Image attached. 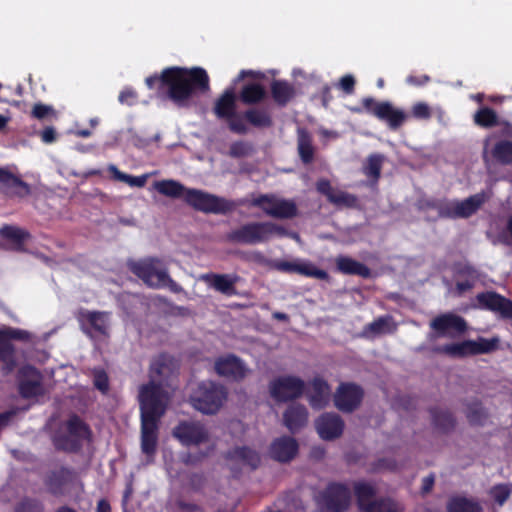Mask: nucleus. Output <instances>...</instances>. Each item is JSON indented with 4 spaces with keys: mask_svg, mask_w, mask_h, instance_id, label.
Segmentation results:
<instances>
[{
    "mask_svg": "<svg viewBox=\"0 0 512 512\" xmlns=\"http://www.w3.org/2000/svg\"><path fill=\"white\" fill-rule=\"evenodd\" d=\"M444 421L447 422V424L445 422H443L440 417H435V422L438 426H441L443 427L444 429H446L450 424H452V418H451V415L448 414V413H443L442 415Z\"/></svg>",
    "mask_w": 512,
    "mask_h": 512,
    "instance_id": "61",
    "label": "nucleus"
},
{
    "mask_svg": "<svg viewBox=\"0 0 512 512\" xmlns=\"http://www.w3.org/2000/svg\"><path fill=\"white\" fill-rule=\"evenodd\" d=\"M500 339L478 338L476 340H465L459 343L447 344L439 348V351L452 357H465L468 355L485 354L497 349Z\"/></svg>",
    "mask_w": 512,
    "mask_h": 512,
    "instance_id": "8",
    "label": "nucleus"
},
{
    "mask_svg": "<svg viewBox=\"0 0 512 512\" xmlns=\"http://www.w3.org/2000/svg\"><path fill=\"white\" fill-rule=\"evenodd\" d=\"M297 264H298V261H293V262L284 261V262L278 263L277 268L284 272H297Z\"/></svg>",
    "mask_w": 512,
    "mask_h": 512,
    "instance_id": "58",
    "label": "nucleus"
},
{
    "mask_svg": "<svg viewBox=\"0 0 512 512\" xmlns=\"http://www.w3.org/2000/svg\"><path fill=\"white\" fill-rule=\"evenodd\" d=\"M430 327L439 337H455L466 331L467 323L454 313H444L435 317Z\"/></svg>",
    "mask_w": 512,
    "mask_h": 512,
    "instance_id": "16",
    "label": "nucleus"
},
{
    "mask_svg": "<svg viewBox=\"0 0 512 512\" xmlns=\"http://www.w3.org/2000/svg\"><path fill=\"white\" fill-rule=\"evenodd\" d=\"M284 234L285 229L283 227L270 222L250 223L231 232L229 238L237 243L256 244L267 241L273 236H282Z\"/></svg>",
    "mask_w": 512,
    "mask_h": 512,
    "instance_id": "5",
    "label": "nucleus"
},
{
    "mask_svg": "<svg viewBox=\"0 0 512 512\" xmlns=\"http://www.w3.org/2000/svg\"><path fill=\"white\" fill-rule=\"evenodd\" d=\"M246 119L255 126H268L270 125L269 115L262 110L252 109L246 112Z\"/></svg>",
    "mask_w": 512,
    "mask_h": 512,
    "instance_id": "46",
    "label": "nucleus"
},
{
    "mask_svg": "<svg viewBox=\"0 0 512 512\" xmlns=\"http://www.w3.org/2000/svg\"><path fill=\"white\" fill-rule=\"evenodd\" d=\"M108 171L113 175V178L117 181L124 182L131 187H144L149 174H143L140 176H132L121 172L115 165L111 164L108 166Z\"/></svg>",
    "mask_w": 512,
    "mask_h": 512,
    "instance_id": "35",
    "label": "nucleus"
},
{
    "mask_svg": "<svg viewBox=\"0 0 512 512\" xmlns=\"http://www.w3.org/2000/svg\"><path fill=\"white\" fill-rule=\"evenodd\" d=\"M271 90L274 100L279 104L287 103L294 95L292 86L283 81H275Z\"/></svg>",
    "mask_w": 512,
    "mask_h": 512,
    "instance_id": "38",
    "label": "nucleus"
},
{
    "mask_svg": "<svg viewBox=\"0 0 512 512\" xmlns=\"http://www.w3.org/2000/svg\"><path fill=\"white\" fill-rule=\"evenodd\" d=\"M351 495L342 484H331L318 498V503L326 512H343L350 504Z\"/></svg>",
    "mask_w": 512,
    "mask_h": 512,
    "instance_id": "14",
    "label": "nucleus"
},
{
    "mask_svg": "<svg viewBox=\"0 0 512 512\" xmlns=\"http://www.w3.org/2000/svg\"><path fill=\"white\" fill-rule=\"evenodd\" d=\"M315 426L322 439L332 440L342 434L344 423L337 414L326 413L317 419Z\"/></svg>",
    "mask_w": 512,
    "mask_h": 512,
    "instance_id": "23",
    "label": "nucleus"
},
{
    "mask_svg": "<svg viewBox=\"0 0 512 512\" xmlns=\"http://www.w3.org/2000/svg\"><path fill=\"white\" fill-rule=\"evenodd\" d=\"M0 183L6 188L12 189V193L20 197L27 196L31 192L27 183L4 169H0Z\"/></svg>",
    "mask_w": 512,
    "mask_h": 512,
    "instance_id": "31",
    "label": "nucleus"
},
{
    "mask_svg": "<svg viewBox=\"0 0 512 512\" xmlns=\"http://www.w3.org/2000/svg\"><path fill=\"white\" fill-rule=\"evenodd\" d=\"M298 452L297 441L288 436H283L275 439L270 446V456L279 462L291 461Z\"/></svg>",
    "mask_w": 512,
    "mask_h": 512,
    "instance_id": "24",
    "label": "nucleus"
},
{
    "mask_svg": "<svg viewBox=\"0 0 512 512\" xmlns=\"http://www.w3.org/2000/svg\"><path fill=\"white\" fill-rule=\"evenodd\" d=\"M229 127L232 131L239 134L245 133L247 130L245 124L240 119L234 118V116L229 118Z\"/></svg>",
    "mask_w": 512,
    "mask_h": 512,
    "instance_id": "56",
    "label": "nucleus"
},
{
    "mask_svg": "<svg viewBox=\"0 0 512 512\" xmlns=\"http://www.w3.org/2000/svg\"><path fill=\"white\" fill-rule=\"evenodd\" d=\"M94 384L99 390L105 392L108 389L107 375L102 371H97L94 377Z\"/></svg>",
    "mask_w": 512,
    "mask_h": 512,
    "instance_id": "55",
    "label": "nucleus"
},
{
    "mask_svg": "<svg viewBox=\"0 0 512 512\" xmlns=\"http://www.w3.org/2000/svg\"><path fill=\"white\" fill-rule=\"evenodd\" d=\"M154 189L161 195L170 198H183L185 200V193L188 188L182 185L180 182L173 179H165L156 181L153 184Z\"/></svg>",
    "mask_w": 512,
    "mask_h": 512,
    "instance_id": "30",
    "label": "nucleus"
},
{
    "mask_svg": "<svg viewBox=\"0 0 512 512\" xmlns=\"http://www.w3.org/2000/svg\"><path fill=\"white\" fill-rule=\"evenodd\" d=\"M363 392L354 384H342L338 388L334 401L336 407L344 412L353 411L361 402Z\"/></svg>",
    "mask_w": 512,
    "mask_h": 512,
    "instance_id": "19",
    "label": "nucleus"
},
{
    "mask_svg": "<svg viewBox=\"0 0 512 512\" xmlns=\"http://www.w3.org/2000/svg\"><path fill=\"white\" fill-rule=\"evenodd\" d=\"M330 396L331 389L327 382L318 377L314 378L308 394L310 405L314 409H321L329 403Z\"/></svg>",
    "mask_w": 512,
    "mask_h": 512,
    "instance_id": "27",
    "label": "nucleus"
},
{
    "mask_svg": "<svg viewBox=\"0 0 512 512\" xmlns=\"http://www.w3.org/2000/svg\"><path fill=\"white\" fill-rule=\"evenodd\" d=\"M305 390V382L293 375H282L269 383V392L278 402H286L300 397Z\"/></svg>",
    "mask_w": 512,
    "mask_h": 512,
    "instance_id": "12",
    "label": "nucleus"
},
{
    "mask_svg": "<svg viewBox=\"0 0 512 512\" xmlns=\"http://www.w3.org/2000/svg\"><path fill=\"white\" fill-rule=\"evenodd\" d=\"M285 426L291 431L296 432L304 425L308 420L307 409L303 405H291L283 415Z\"/></svg>",
    "mask_w": 512,
    "mask_h": 512,
    "instance_id": "28",
    "label": "nucleus"
},
{
    "mask_svg": "<svg viewBox=\"0 0 512 512\" xmlns=\"http://www.w3.org/2000/svg\"><path fill=\"white\" fill-rule=\"evenodd\" d=\"M13 348L9 340L0 336V360L6 362L5 370L10 372L14 368L12 360Z\"/></svg>",
    "mask_w": 512,
    "mask_h": 512,
    "instance_id": "45",
    "label": "nucleus"
},
{
    "mask_svg": "<svg viewBox=\"0 0 512 512\" xmlns=\"http://www.w3.org/2000/svg\"><path fill=\"white\" fill-rule=\"evenodd\" d=\"M70 473L66 469H59L53 472L48 480V485L53 493H59L62 486L68 481Z\"/></svg>",
    "mask_w": 512,
    "mask_h": 512,
    "instance_id": "43",
    "label": "nucleus"
},
{
    "mask_svg": "<svg viewBox=\"0 0 512 512\" xmlns=\"http://www.w3.org/2000/svg\"><path fill=\"white\" fill-rule=\"evenodd\" d=\"M214 368L219 376L234 381L242 380L249 372L247 366L234 355L219 357L215 361Z\"/></svg>",
    "mask_w": 512,
    "mask_h": 512,
    "instance_id": "17",
    "label": "nucleus"
},
{
    "mask_svg": "<svg viewBox=\"0 0 512 512\" xmlns=\"http://www.w3.org/2000/svg\"><path fill=\"white\" fill-rule=\"evenodd\" d=\"M265 90L259 84H248L241 92V99L247 104L255 103L263 99Z\"/></svg>",
    "mask_w": 512,
    "mask_h": 512,
    "instance_id": "40",
    "label": "nucleus"
},
{
    "mask_svg": "<svg viewBox=\"0 0 512 512\" xmlns=\"http://www.w3.org/2000/svg\"><path fill=\"white\" fill-rule=\"evenodd\" d=\"M429 81V77L424 75L420 79L415 76H409L407 78V83L411 85H423Z\"/></svg>",
    "mask_w": 512,
    "mask_h": 512,
    "instance_id": "62",
    "label": "nucleus"
},
{
    "mask_svg": "<svg viewBox=\"0 0 512 512\" xmlns=\"http://www.w3.org/2000/svg\"><path fill=\"white\" fill-rule=\"evenodd\" d=\"M214 111L219 118H232L235 113V93L227 89L217 100Z\"/></svg>",
    "mask_w": 512,
    "mask_h": 512,
    "instance_id": "33",
    "label": "nucleus"
},
{
    "mask_svg": "<svg viewBox=\"0 0 512 512\" xmlns=\"http://www.w3.org/2000/svg\"><path fill=\"white\" fill-rule=\"evenodd\" d=\"M477 301L481 308L488 309L502 318L512 319V302L494 292H486L477 295Z\"/></svg>",
    "mask_w": 512,
    "mask_h": 512,
    "instance_id": "18",
    "label": "nucleus"
},
{
    "mask_svg": "<svg viewBox=\"0 0 512 512\" xmlns=\"http://www.w3.org/2000/svg\"><path fill=\"white\" fill-rule=\"evenodd\" d=\"M250 205L259 207L268 216L279 219L292 218L297 214V206L294 201L272 194L255 197L250 201Z\"/></svg>",
    "mask_w": 512,
    "mask_h": 512,
    "instance_id": "11",
    "label": "nucleus"
},
{
    "mask_svg": "<svg viewBox=\"0 0 512 512\" xmlns=\"http://www.w3.org/2000/svg\"><path fill=\"white\" fill-rule=\"evenodd\" d=\"M355 494L359 508L364 512H403L402 507L390 499H374L375 490L368 483H357Z\"/></svg>",
    "mask_w": 512,
    "mask_h": 512,
    "instance_id": "9",
    "label": "nucleus"
},
{
    "mask_svg": "<svg viewBox=\"0 0 512 512\" xmlns=\"http://www.w3.org/2000/svg\"><path fill=\"white\" fill-rule=\"evenodd\" d=\"M151 373H156L158 375H164L166 373V367L162 363V360H156L151 364Z\"/></svg>",
    "mask_w": 512,
    "mask_h": 512,
    "instance_id": "59",
    "label": "nucleus"
},
{
    "mask_svg": "<svg viewBox=\"0 0 512 512\" xmlns=\"http://www.w3.org/2000/svg\"><path fill=\"white\" fill-rule=\"evenodd\" d=\"M433 484H434V477L432 475L425 477L423 479V483H422V491L424 493L429 492L432 489Z\"/></svg>",
    "mask_w": 512,
    "mask_h": 512,
    "instance_id": "64",
    "label": "nucleus"
},
{
    "mask_svg": "<svg viewBox=\"0 0 512 512\" xmlns=\"http://www.w3.org/2000/svg\"><path fill=\"white\" fill-rule=\"evenodd\" d=\"M83 325H89L90 337H107L110 329V317L106 312L86 311L81 314Z\"/></svg>",
    "mask_w": 512,
    "mask_h": 512,
    "instance_id": "21",
    "label": "nucleus"
},
{
    "mask_svg": "<svg viewBox=\"0 0 512 512\" xmlns=\"http://www.w3.org/2000/svg\"><path fill=\"white\" fill-rule=\"evenodd\" d=\"M467 279L465 281L457 282V290L462 293L470 288H472L477 280V273L475 270L471 268L466 269Z\"/></svg>",
    "mask_w": 512,
    "mask_h": 512,
    "instance_id": "51",
    "label": "nucleus"
},
{
    "mask_svg": "<svg viewBox=\"0 0 512 512\" xmlns=\"http://www.w3.org/2000/svg\"><path fill=\"white\" fill-rule=\"evenodd\" d=\"M42 141L45 143H52L55 140V131L53 128H46L41 134Z\"/></svg>",
    "mask_w": 512,
    "mask_h": 512,
    "instance_id": "60",
    "label": "nucleus"
},
{
    "mask_svg": "<svg viewBox=\"0 0 512 512\" xmlns=\"http://www.w3.org/2000/svg\"><path fill=\"white\" fill-rule=\"evenodd\" d=\"M490 139L484 141L483 159L488 163L491 159L502 165L512 164V141L500 140L490 149Z\"/></svg>",
    "mask_w": 512,
    "mask_h": 512,
    "instance_id": "20",
    "label": "nucleus"
},
{
    "mask_svg": "<svg viewBox=\"0 0 512 512\" xmlns=\"http://www.w3.org/2000/svg\"><path fill=\"white\" fill-rule=\"evenodd\" d=\"M22 374L27 378L21 380L19 390L23 397L32 398L43 393L40 374L34 368H23Z\"/></svg>",
    "mask_w": 512,
    "mask_h": 512,
    "instance_id": "26",
    "label": "nucleus"
},
{
    "mask_svg": "<svg viewBox=\"0 0 512 512\" xmlns=\"http://www.w3.org/2000/svg\"><path fill=\"white\" fill-rule=\"evenodd\" d=\"M0 236L10 242V249L20 250L27 233L15 226H4L0 228Z\"/></svg>",
    "mask_w": 512,
    "mask_h": 512,
    "instance_id": "34",
    "label": "nucleus"
},
{
    "mask_svg": "<svg viewBox=\"0 0 512 512\" xmlns=\"http://www.w3.org/2000/svg\"><path fill=\"white\" fill-rule=\"evenodd\" d=\"M137 101V94L131 88H125L119 95V102L128 106H132Z\"/></svg>",
    "mask_w": 512,
    "mask_h": 512,
    "instance_id": "52",
    "label": "nucleus"
},
{
    "mask_svg": "<svg viewBox=\"0 0 512 512\" xmlns=\"http://www.w3.org/2000/svg\"><path fill=\"white\" fill-rule=\"evenodd\" d=\"M38 507L30 502L21 504L16 512H37Z\"/></svg>",
    "mask_w": 512,
    "mask_h": 512,
    "instance_id": "63",
    "label": "nucleus"
},
{
    "mask_svg": "<svg viewBox=\"0 0 512 512\" xmlns=\"http://www.w3.org/2000/svg\"><path fill=\"white\" fill-rule=\"evenodd\" d=\"M317 190L324 194L328 200L336 206L352 207L356 205L357 199L354 195L332 188L328 180H319Z\"/></svg>",
    "mask_w": 512,
    "mask_h": 512,
    "instance_id": "25",
    "label": "nucleus"
},
{
    "mask_svg": "<svg viewBox=\"0 0 512 512\" xmlns=\"http://www.w3.org/2000/svg\"><path fill=\"white\" fill-rule=\"evenodd\" d=\"M185 202L205 213H226L234 208L232 202L198 189H188L185 193Z\"/></svg>",
    "mask_w": 512,
    "mask_h": 512,
    "instance_id": "6",
    "label": "nucleus"
},
{
    "mask_svg": "<svg viewBox=\"0 0 512 512\" xmlns=\"http://www.w3.org/2000/svg\"><path fill=\"white\" fill-rule=\"evenodd\" d=\"M474 121L479 126L491 127L496 124L497 116L492 109L485 107L476 112Z\"/></svg>",
    "mask_w": 512,
    "mask_h": 512,
    "instance_id": "44",
    "label": "nucleus"
},
{
    "mask_svg": "<svg viewBox=\"0 0 512 512\" xmlns=\"http://www.w3.org/2000/svg\"><path fill=\"white\" fill-rule=\"evenodd\" d=\"M298 151L301 159L308 163L313 158V147L310 135L303 129L298 130Z\"/></svg>",
    "mask_w": 512,
    "mask_h": 512,
    "instance_id": "39",
    "label": "nucleus"
},
{
    "mask_svg": "<svg viewBox=\"0 0 512 512\" xmlns=\"http://www.w3.org/2000/svg\"><path fill=\"white\" fill-rule=\"evenodd\" d=\"M336 265L338 270L344 274L359 275L365 278L370 276V269L367 266L346 256H339L336 259Z\"/></svg>",
    "mask_w": 512,
    "mask_h": 512,
    "instance_id": "32",
    "label": "nucleus"
},
{
    "mask_svg": "<svg viewBox=\"0 0 512 512\" xmlns=\"http://www.w3.org/2000/svg\"><path fill=\"white\" fill-rule=\"evenodd\" d=\"M50 111H51L50 106L43 105V104H37L34 106L32 113H33L34 117H36L38 119H42L45 116H47Z\"/></svg>",
    "mask_w": 512,
    "mask_h": 512,
    "instance_id": "57",
    "label": "nucleus"
},
{
    "mask_svg": "<svg viewBox=\"0 0 512 512\" xmlns=\"http://www.w3.org/2000/svg\"><path fill=\"white\" fill-rule=\"evenodd\" d=\"M448 512H483L480 505L473 499L455 497L448 504Z\"/></svg>",
    "mask_w": 512,
    "mask_h": 512,
    "instance_id": "37",
    "label": "nucleus"
},
{
    "mask_svg": "<svg viewBox=\"0 0 512 512\" xmlns=\"http://www.w3.org/2000/svg\"><path fill=\"white\" fill-rule=\"evenodd\" d=\"M131 271L150 287L168 288L171 292L180 293L182 287L173 281L162 263L153 258L130 263Z\"/></svg>",
    "mask_w": 512,
    "mask_h": 512,
    "instance_id": "3",
    "label": "nucleus"
},
{
    "mask_svg": "<svg viewBox=\"0 0 512 512\" xmlns=\"http://www.w3.org/2000/svg\"><path fill=\"white\" fill-rule=\"evenodd\" d=\"M488 197V194L481 192L463 201H442L438 204V212L442 217L466 218L474 214Z\"/></svg>",
    "mask_w": 512,
    "mask_h": 512,
    "instance_id": "7",
    "label": "nucleus"
},
{
    "mask_svg": "<svg viewBox=\"0 0 512 512\" xmlns=\"http://www.w3.org/2000/svg\"><path fill=\"white\" fill-rule=\"evenodd\" d=\"M227 392L222 385L211 381L202 382L191 396L192 406L204 413H216L226 401Z\"/></svg>",
    "mask_w": 512,
    "mask_h": 512,
    "instance_id": "4",
    "label": "nucleus"
},
{
    "mask_svg": "<svg viewBox=\"0 0 512 512\" xmlns=\"http://www.w3.org/2000/svg\"><path fill=\"white\" fill-rule=\"evenodd\" d=\"M250 150V147L246 144V143H243V142H236V143H233L230 147V154L232 156H243V155H246Z\"/></svg>",
    "mask_w": 512,
    "mask_h": 512,
    "instance_id": "54",
    "label": "nucleus"
},
{
    "mask_svg": "<svg viewBox=\"0 0 512 512\" xmlns=\"http://www.w3.org/2000/svg\"><path fill=\"white\" fill-rule=\"evenodd\" d=\"M200 280L224 294H232L234 291L235 277L231 275L203 274L200 276Z\"/></svg>",
    "mask_w": 512,
    "mask_h": 512,
    "instance_id": "29",
    "label": "nucleus"
},
{
    "mask_svg": "<svg viewBox=\"0 0 512 512\" xmlns=\"http://www.w3.org/2000/svg\"><path fill=\"white\" fill-rule=\"evenodd\" d=\"M260 463V456L257 452L246 448H235L227 454L226 464L232 471L242 467L256 468Z\"/></svg>",
    "mask_w": 512,
    "mask_h": 512,
    "instance_id": "22",
    "label": "nucleus"
},
{
    "mask_svg": "<svg viewBox=\"0 0 512 512\" xmlns=\"http://www.w3.org/2000/svg\"><path fill=\"white\" fill-rule=\"evenodd\" d=\"M173 435L183 445H199L208 442L209 432L203 424L196 421H184L173 430Z\"/></svg>",
    "mask_w": 512,
    "mask_h": 512,
    "instance_id": "15",
    "label": "nucleus"
},
{
    "mask_svg": "<svg viewBox=\"0 0 512 512\" xmlns=\"http://www.w3.org/2000/svg\"><path fill=\"white\" fill-rule=\"evenodd\" d=\"M169 397V392L155 380L140 388L141 449L148 457L156 451L158 420L166 410Z\"/></svg>",
    "mask_w": 512,
    "mask_h": 512,
    "instance_id": "1",
    "label": "nucleus"
},
{
    "mask_svg": "<svg viewBox=\"0 0 512 512\" xmlns=\"http://www.w3.org/2000/svg\"><path fill=\"white\" fill-rule=\"evenodd\" d=\"M396 324L390 316L380 317L370 323L364 333L368 336L391 333L395 331Z\"/></svg>",
    "mask_w": 512,
    "mask_h": 512,
    "instance_id": "36",
    "label": "nucleus"
},
{
    "mask_svg": "<svg viewBox=\"0 0 512 512\" xmlns=\"http://www.w3.org/2000/svg\"><path fill=\"white\" fill-rule=\"evenodd\" d=\"M296 273L322 280L328 277L326 271L317 268L314 264L307 261H298Z\"/></svg>",
    "mask_w": 512,
    "mask_h": 512,
    "instance_id": "42",
    "label": "nucleus"
},
{
    "mask_svg": "<svg viewBox=\"0 0 512 512\" xmlns=\"http://www.w3.org/2000/svg\"><path fill=\"white\" fill-rule=\"evenodd\" d=\"M158 83L177 105H185L194 90L206 92L209 89V77L206 71L199 67L190 70L171 67L165 69L161 76L155 75L146 78L149 88H153Z\"/></svg>",
    "mask_w": 512,
    "mask_h": 512,
    "instance_id": "2",
    "label": "nucleus"
},
{
    "mask_svg": "<svg viewBox=\"0 0 512 512\" xmlns=\"http://www.w3.org/2000/svg\"><path fill=\"white\" fill-rule=\"evenodd\" d=\"M433 110L425 102H417L411 108V114L419 120H428L432 116Z\"/></svg>",
    "mask_w": 512,
    "mask_h": 512,
    "instance_id": "48",
    "label": "nucleus"
},
{
    "mask_svg": "<svg viewBox=\"0 0 512 512\" xmlns=\"http://www.w3.org/2000/svg\"><path fill=\"white\" fill-rule=\"evenodd\" d=\"M355 79L352 75H345L340 79L339 86L347 94H351L354 90Z\"/></svg>",
    "mask_w": 512,
    "mask_h": 512,
    "instance_id": "53",
    "label": "nucleus"
},
{
    "mask_svg": "<svg viewBox=\"0 0 512 512\" xmlns=\"http://www.w3.org/2000/svg\"><path fill=\"white\" fill-rule=\"evenodd\" d=\"M498 241L512 247V215L507 217L505 226L498 236Z\"/></svg>",
    "mask_w": 512,
    "mask_h": 512,
    "instance_id": "50",
    "label": "nucleus"
},
{
    "mask_svg": "<svg viewBox=\"0 0 512 512\" xmlns=\"http://www.w3.org/2000/svg\"><path fill=\"white\" fill-rule=\"evenodd\" d=\"M511 489L507 485H497L491 489L492 498L499 504L502 505L509 497Z\"/></svg>",
    "mask_w": 512,
    "mask_h": 512,
    "instance_id": "49",
    "label": "nucleus"
},
{
    "mask_svg": "<svg viewBox=\"0 0 512 512\" xmlns=\"http://www.w3.org/2000/svg\"><path fill=\"white\" fill-rule=\"evenodd\" d=\"M467 418L472 424H483L486 413L479 403H473L467 409Z\"/></svg>",
    "mask_w": 512,
    "mask_h": 512,
    "instance_id": "47",
    "label": "nucleus"
},
{
    "mask_svg": "<svg viewBox=\"0 0 512 512\" xmlns=\"http://www.w3.org/2000/svg\"><path fill=\"white\" fill-rule=\"evenodd\" d=\"M383 163V156L379 154L370 155L367 159V164L364 166V174L368 177L377 180L380 176L381 167Z\"/></svg>",
    "mask_w": 512,
    "mask_h": 512,
    "instance_id": "41",
    "label": "nucleus"
},
{
    "mask_svg": "<svg viewBox=\"0 0 512 512\" xmlns=\"http://www.w3.org/2000/svg\"><path fill=\"white\" fill-rule=\"evenodd\" d=\"M363 106L380 120L386 121L390 128L396 129L407 119V114L395 108L389 102H376L373 98H364Z\"/></svg>",
    "mask_w": 512,
    "mask_h": 512,
    "instance_id": "13",
    "label": "nucleus"
},
{
    "mask_svg": "<svg viewBox=\"0 0 512 512\" xmlns=\"http://www.w3.org/2000/svg\"><path fill=\"white\" fill-rule=\"evenodd\" d=\"M88 436L89 431L86 425L78 417H71L65 426L54 436V444L58 449L73 451Z\"/></svg>",
    "mask_w": 512,
    "mask_h": 512,
    "instance_id": "10",
    "label": "nucleus"
}]
</instances>
